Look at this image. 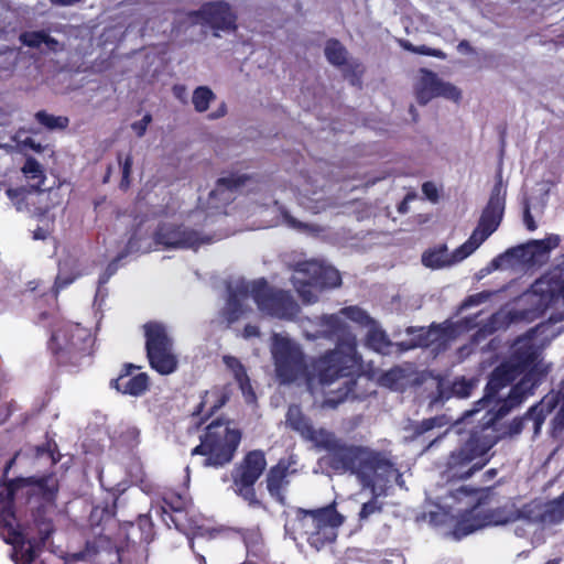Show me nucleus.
<instances>
[{"label": "nucleus", "instance_id": "nucleus-1", "mask_svg": "<svg viewBox=\"0 0 564 564\" xmlns=\"http://www.w3.org/2000/svg\"><path fill=\"white\" fill-rule=\"evenodd\" d=\"M564 330V315L551 314L546 322L531 328L518 338L511 347L508 361L500 365L491 373L485 395L476 403V408L466 411L464 419L487 409L480 432L473 433L464 447L463 458H476L487 454L496 444L495 435L498 420L519 406L528 395L533 393L539 383L536 373L530 370L516 386L505 389L523 371L531 368L538 360L541 348Z\"/></svg>", "mask_w": 564, "mask_h": 564}, {"label": "nucleus", "instance_id": "nucleus-2", "mask_svg": "<svg viewBox=\"0 0 564 564\" xmlns=\"http://www.w3.org/2000/svg\"><path fill=\"white\" fill-rule=\"evenodd\" d=\"M319 336L337 340L335 349L321 356L312 366V380L318 378L322 386H330L339 380L337 388L340 399L347 398L356 386L352 376L359 370L360 357L356 350V337L338 314L323 315L319 318Z\"/></svg>", "mask_w": 564, "mask_h": 564}, {"label": "nucleus", "instance_id": "nucleus-3", "mask_svg": "<svg viewBox=\"0 0 564 564\" xmlns=\"http://www.w3.org/2000/svg\"><path fill=\"white\" fill-rule=\"evenodd\" d=\"M227 292L221 316L228 324L243 316L250 299L262 313L280 319H293L300 312L299 304L289 292L270 288L263 280L247 282L236 279L228 283Z\"/></svg>", "mask_w": 564, "mask_h": 564}, {"label": "nucleus", "instance_id": "nucleus-4", "mask_svg": "<svg viewBox=\"0 0 564 564\" xmlns=\"http://www.w3.org/2000/svg\"><path fill=\"white\" fill-rule=\"evenodd\" d=\"M344 521L345 517L337 511L335 502L310 510L296 508L294 518L285 524V531L294 540L304 539L311 547L321 551L335 542Z\"/></svg>", "mask_w": 564, "mask_h": 564}, {"label": "nucleus", "instance_id": "nucleus-5", "mask_svg": "<svg viewBox=\"0 0 564 564\" xmlns=\"http://www.w3.org/2000/svg\"><path fill=\"white\" fill-rule=\"evenodd\" d=\"M271 355L278 380L282 384L306 381L312 384V376L300 345L280 334L272 336Z\"/></svg>", "mask_w": 564, "mask_h": 564}, {"label": "nucleus", "instance_id": "nucleus-6", "mask_svg": "<svg viewBox=\"0 0 564 564\" xmlns=\"http://www.w3.org/2000/svg\"><path fill=\"white\" fill-rule=\"evenodd\" d=\"M58 488V481L53 474L10 479L0 486V510L15 512V496L22 489H25L29 500L37 498L44 506H53Z\"/></svg>", "mask_w": 564, "mask_h": 564}, {"label": "nucleus", "instance_id": "nucleus-7", "mask_svg": "<svg viewBox=\"0 0 564 564\" xmlns=\"http://www.w3.org/2000/svg\"><path fill=\"white\" fill-rule=\"evenodd\" d=\"M521 301L530 308L521 312V317L534 319L549 308H564V279L558 270L536 280Z\"/></svg>", "mask_w": 564, "mask_h": 564}, {"label": "nucleus", "instance_id": "nucleus-8", "mask_svg": "<svg viewBox=\"0 0 564 564\" xmlns=\"http://www.w3.org/2000/svg\"><path fill=\"white\" fill-rule=\"evenodd\" d=\"M292 281L302 301L311 304L317 301V295L323 289L336 288L341 280L335 268L311 260L296 264Z\"/></svg>", "mask_w": 564, "mask_h": 564}, {"label": "nucleus", "instance_id": "nucleus-9", "mask_svg": "<svg viewBox=\"0 0 564 564\" xmlns=\"http://www.w3.org/2000/svg\"><path fill=\"white\" fill-rule=\"evenodd\" d=\"M463 496L470 497L471 500L469 502L470 506L456 517L453 532L457 539L486 528L485 507H490L494 498L489 489L469 488L466 486H460L452 494V497L456 500H460Z\"/></svg>", "mask_w": 564, "mask_h": 564}, {"label": "nucleus", "instance_id": "nucleus-10", "mask_svg": "<svg viewBox=\"0 0 564 564\" xmlns=\"http://www.w3.org/2000/svg\"><path fill=\"white\" fill-rule=\"evenodd\" d=\"M0 538L12 546L14 564H33L44 549L33 538L25 535L17 512L9 510H0Z\"/></svg>", "mask_w": 564, "mask_h": 564}, {"label": "nucleus", "instance_id": "nucleus-11", "mask_svg": "<svg viewBox=\"0 0 564 564\" xmlns=\"http://www.w3.org/2000/svg\"><path fill=\"white\" fill-rule=\"evenodd\" d=\"M145 348L151 367L161 375H170L177 368V358L173 351V341L165 326L159 323L144 325Z\"/></svg>", "mask_w": 564, "mask_h": 564}, {"label": "nucleus", "instance_id": "nucleus-12", "mask_svg": "<svg viewBox=\"0 0 564 564\" xmlns=\"http://www.w3.org/2000/svg\"><path fill=\"white\" fill-rule=\"evenodd\" d=\"M239 430L229 426L223 420L213 421L207 427L202 443L193 454L210 455L214 458H231L240 443Z\"/></svg>", "mask_w": 564, "mask_h": 564}, {"label": "nucleus", "instance_id": "nucleus-13", "mask_svg": "<svg viewBox=\"0 0 564 564\" xmlns=\"http://www.w3.org/2000/svg\"><path fill=\"white\" fill-rule=\"evenodd\" d=\"M267 468V460H239L230 470L224 474V482L231 481L234 492L242 498L250 507L261 505L257 497L254 485Z\"/></svg>", "mask_w": 564, "mask_h": 564}, {"label": "nucleus", "instance_id": "nucleus-14", "mask_svg": "<svg viewBox=\"0 0 564 564\" xmlns=\"http://www.w3.org/2000/svg\"><path fill=\"white\" fill-rule=\"evenodd\" d=\"M372 478V476H370ZM393 485L399 487L404 486L402 473L394 465L393 460L379 467V470L373 474V485H360L362 489L371 491V499L362 503L358 513L359 521H368L372 516L380 514L383 510V502L379 500L380 497L386 496L389 488Z\"/></svg>", "mask_w": 564, "mask_h": 564}, {"label": "nucleus", "instance_id": "nucleus-15", "mask_svg": "<svg viewBox=\"0 0 564 564\" xmlns=\"http://www.w3.org/2000/svg\"><path fill=\"white\" fill-rule=\"evenodd\" d=\"M505 210V195L501 184L498 183L491 191L490 198L484 208L477 227L468 240L463 243V249L474 252L482 242L489 238L499 227Z\"/></svg>", "mask_w": 564, "mask_h": 564}, {"label": "nucleus", "instance_id": "nucleus-16", "mask_svg": "<svg viewBox=\"0 0 564 564\" xmlns=\"http://www.w3.org/2000/svg\"><path fill=\"white\" fill-rule=\"evenodd\" d=\"M391 460H317L314 473H322L328 477L354 476L359 485H373V474Z\"/></svg>", "mask_w": 564, "mask_h": 564}, {"label": "nucleus", "instance_id": "nucleus-17", "mask_svg": "<svg viewBox=\"0 0 564 564\" xmlns=\"http://www.w3.org/2000/svg\"><path fill=\"white\" fill-rule=\"evenodd\" d=\"M413 93L421 106L427 105L437 97H443L454 102H458L462 99L459 88L448 82H444L436 73L426 68L419 69L413 83Z\"/></svg>", "mask_w": 564, "mask_h": 564}, {"label": "nucleus", "instance_id": "nucleus-18", "mask_svg": "<svg viewBox=\"0 0 564 564\" xmlns=\"http://www.w3.org/2000/svg\"><path fill=\"white\" fill-rule=\"evenodd\" d=\"M316 448L325 451L336 458H379L375 452L368 447L347 445L337 438L334 433L325 429H314L305 437Z\"/></svg>", "mask_w": 564, "mask_h": 564}, {"label": "nucleus", "instance_id": "nucleus-19", "mask_svg": "<svg viewBox=\"0 0 564 564\" xmlns=\"http://www.w3.org/2000/svg\"><path fill=\"white\" fill-rule=\"evenodd\" d=\"M73 557L90 564H122L121 550L102 532L86 540L84 547L74 553Z\"/></svg>", "mask_w": 564, "mask_h": 564}, {"label": "nucleus", "instance_id": "nucleus-20", "mask_svg": "<svg viewBox=\"0 0 564 564\" xmlns=\"http://www.w3.org/2000/svg\"><path fill=\"white\" fill-rule=\"evenodd\" d=\"M557 403L558 394H546L538 404L531 406L524 416L514 419L501 435L516 436L523 430H530L532 437L538 436L545 417L556 408Z\"/></svg>", "mask_w": 564, "mask_h": 564}, {"label": "nucleus", "instance_id": "nucleus-21", "mask_svg": "<svg viewBox=\"0 0 564 564\" xmlns=\"http://www.w3.org/2000/svg\"><path fill=\"white\" fill-rule=\"evenodd\" d=\"M155 242L164 248H197L198 246L209 241L208 238L199 232L188 229L185 226H176L173 224H163L155 231Z\"/></svg>", "mask_w": 564, "mask_h": 564}, {"label": "nucleus", "instance_id": "nucleus-22", "mask_svg": "<svg viewBox=\"0 0 564 564\" xmlns=\"http://www.w3.org/2000/svg\"><path fill=\"white\" fill-rule=\"evenodd\" d=\"M191 18L208 24L216 31H230L236 29V15L228 3L224 1L204 4L199 10L191 12Z\"/></svg>", "mask_w": 564, "mask_h": 564}, {"label": "nucleus", "instance_id": "nucleus-23", "mask_svg": "<svg viewBox=\"0 0 564 564\" xmlns=\"http://www.w3.org/2000/svg\"><path fill=\"white\" fill-rule=\"evenodd\" d=\"M52 339L57 349L74 350L78 354H88L94 341L89 330L78 324L72 326L69 330H57L53 334Z\"/></svg>", "mask_w": 564, "mask_h": 564}, {"label": "nucleus", "instance_id": "nucleus-24", "mask_svg": "<svg viewBox=\"0 0 564 564\" xmlns=\"http://www.w3.org/2000/svg\"><path fill=\"white\" fill-rule=\"evenodd\" d=\"M292 463L295 460H279L267 474L268 492L281 505L285 503V490L290 485V476L295 473V469H291Z\"/></svg>", "mask_w": 564, "mask_h": 564}, {"label": "nucleus", "instance_id": "nucleus-25", "mask_svg": "<svg viewBox=\"0 0 564 564\" xmlns=\"http://www.w3.org/2000/svg\"><path fill=\"white\" fill-rule=\"evenodd\" d=\"M550 511L549 501L544 502L535 498L521 507L517 506V521L541 527L554 525Z\"/></svg>", "mask_w": 564, "mask_h": 564}, {"label": "nucleus", "instance_id": "nucleus-26", "mask_svg": "<svg viewBox=\"0 0 564 564\" xmlns=\"http://www.w3.org/2000/svg\"><path fill=\"white\" fill-rule=\"evenodd\" d=\"M471 253L473 252L470 250L463 249V245L452 253H448L447 247L443 245L436 249L425 251L422 254V263L426 268L442 269L463 261Z\"/></svg>", "mask_w": 564, "mask_h": 564}, {"label": "nucleus", "instance_id": "nucleus-27", "mask_svg": "<svg viewBox=\"0 0 564 564\" xmlns=\"http://www.w3.org/2000/svg\"><path fill=\"white\" fill-rule=\"evenodd\" d=\"M31 516V529L36 533L32 538L40 545H43L45 547L48 540L55 533V524L52 517L48 513L47 506L40 503L34 510H32Z\"/></svg>", "mask_w": 564, "mask_h": 564}, {"label": "nucleus", "instance_id": "nucleus-28", "mask_svg": "<svg viewBox=\"0 0 564 564\" xmlns=\"http://www.w3.org/2000/svg\"><path fill=\"white\" fill-rule=\"evenodd\" d=\"M525 249L523 246H518L508 249L503 253L496 257L488 267V272L492 270H508L514 269L517 267L529 264L530 261L528 259Z\"/></svg>", "mask_w": 564, "mask_h": 564}, {"label": "nucleus", "instance_id": "nucleus-29", "mask_svg": "<svg viewBox=\"0 0 564 564\" xmlns=\"http://www.w3.org/2000/svg\"><path fill=\"white\" fill-rule=\"evenodd\" d=\"M245 182L243 177H223L217 181L215 189H213L209 194L208 204L212 207L219 208L220 206L217 204L219 199L223 204H227L234 199L232 193L237 191Z\"/></svg>", "mask_w": 564, "mask_h": 564}, {"label": "nucleus", "instance_id": "nucleus-30", "mask_svg": "<svg viewBox=\"0 0 564 564\" xmlns=\"http://www.w3.org/2000/svg\"><path fill=\"white\" fill-rule=\"evenodd\" d=\"M517 503L508 500L501 506L485 507L486 527L505 525L517 521Z\"/></svg>", "mask_w": 564, "mask_h": 564}, {"label": "nucleus", "instance_id": "nucleus-31", "mask_svg": "<svg viewBox=\"0 0 564 564\" xmlns=\"http://www.w3.org/2000/svg\"><path fill=\"white\" fill-rule=\"evenodd\" d=\"M300 195L303 198L301 203L314 213H319L333 205L330 199L324 197L323 191L314 186L311 181H305L300 189Z\"/></svg>", "mask_w": 564, "mask_h": 564}, {"label": "nucleus", "instance_id": "nucleus-32", "mask_svg": "<svg viewBox=\"0 0 564 564\" xmlns=\"http://www.w3.org/2000/svg\"><path fill=\"white\" fill-rule=\"evenodd\" d=\"M560 243V237L551 235L543 240H532L527 245H522L525 249L530 264L543 261L544 257Z\"/></svg>", "mask_w": 564, "mask_h": 564}, {"label": "nucleus", "instance_id": "nucleus-33", "mask_svg": "<svg viewBox=\"0 0 564 564\" xmlns=\"http://www.w3.org/2000/svg\"><path fill=\"white\" fill-rule=\"evenodd\" d=\"M224 362L227 366V368H229L231 370L236 381L238 382V384L241 389L242 394L246 398V401L248 403L253 402L254 393L252 391V388H251L249 378L247 376V372L245 370V367L241 365V362L237 358H235L232 356H225Z\"/></svg>", "mask_w": 564, "mask_h": 564}, {"label": "nucleus", "instance_id": "nucleus-34", "mask_svg": "<svg viewBox=\"0 0 564 564\" xmlns=\"http://www.w3.org/2000/svg\"><path fill=\"white\" fill-rule=\"evenodd\" d=\"M149 380L145 373H139L134 377H129L128 375L120 376L116 380V389L121 391L122 393L130 395H141L148 389Z\"/></svg>", "mask_w": 564, "mask_h": 564}, {"label": "nucleus", "instance_id": "nucleus-35", "mask_svg": "<svg viewBox=\"0 0 564 564\" xmlns=\"http://www.w3.org/2000/svg\"><path fill=\"white\" fill-rule=\"evenodd\" d=\"M124 468L131 484L139 486L148 494L154 489V482L145 473L142 460H129Z\"/></svg>", "mask_w": 564, "mask_h": 564}, {"label": "nucleus", "instance_id": "nucleus-36", "mask_svg": "<svg viewBox=\"0 0 564 564\" xmlns=\"http://www.w3.org/2000/svg\"><path fill=\"white\" fill-rule=\"evenodd\" d=\"M19 39L25 46L39 48L44 44L51 52H57L59 46L58 41L44 31L23 32Z\"/></svg>", "mask_w": 564, "mask_h": 564}, {"label": "nucleus", "instance_id": "nucleus-37", "mask_svg": "<svg viewBox=\"0 0 564 564\" xmlns=\"http://www.w3.org/2000/svg\"><path fill=\"white\" fill-rule=\"evenodd\" d=\"M286 424L303 438L310 435L313 425L311 421L302 413L297 405H290L286 413Z\"/></svg>", "mask_w": 564, "mask_h": 564}, {"label": "nucleus", "instance_id": "nucleus-38", "mask_svg": "<svg viewBox=\"0 0 564 564\" xmlns=\"http://www.w3.org/2000/svg\"><path fill=\"white\" fill-rule=\"evenodd\" d=\"M118 497H113L111 503L106 502L105 506H96L89 514V524L93 528L101 527L111 521L116 516Z\"/></svg>", "mask_w": 564, "mask_h": 564}, {"label": "nucleus", "instance_id": "nucleus-39", "mask_svg": "<svg viewBox=\"0 0 564 564\" xmlns=\"http://www.w3.org/2000/svg\"><path fill=\"white\" fill-rule=\"evenodd\" d=\"M473 460H454V464H449L448 473L449 478L467 479L475 471L480 470L489 460H480L477 464L470 465Z\"/></svg>", "mask_w": 564, "mask_h": 564}, {"label": "nucleus", "instance_id": "nucleus-40", "mask_svg": "<svg viewBox=\"0 0 564 564\" xmlns=\"http://www.w3.org/2000/svg\"><path fill=\"white\" fill-rule=\"evenodd\" d=\"M367 344L370 348L383 355L390 352L392 345L387 334L373 323L367 334Z\"/></svg>", "mask_w": 564, "mask_h": 564}, {"label": "nucleus", "instance_id": "nucleus-41", "mask_svg": "<svg viewBox=\"0 0 564 564\" xmlns=\"http://www.w3.org/2000/svg\"><path fill=\"white\" fill-rule=\"evenodd\" d=\"M35 119L47 130H64L68 127L69 119L65 116H54L44 110L35 113Z\"/></svg>", "mask_w": 564, "mask_h": 564}, {"label": "nucleus", "instance_id": "nucleus-42", "mask_svg": "<svg viewBox=\"0 0 564 564\" xmlns=\"http://www.w3.org/2000/svg\"><path fill=\"white\" fill-rule=\"evenodd\" d=\"M186 508V500L180 494H166L162 498L161 509L165 514H171L172 512H184ZM171 520L175 523V520L172 516H170Z\"/></svg>", "mask_w": 564, "mask_h": 564}, {"label": "nucleus", "instance_id": "nucleus-43", "mask_svg": "<svg viewBox=\"0 0 564 564\" xmlns=\"http://www.w3.org/2000/svg\"><path fill=\"white\" fill-rule=\"evenodd\" d=\"M216 95L207 86H199L193 91L192 102L197 112H205Z\"/></svg>", "mask_w": 564, "mask_h": 564}, {"label": "nucleus", "instance_id": "nucleus-44", "mask_svg": "<svg viewBox=\"0 0 564 564\" xmlns=\"http://www.w3.org/2000/svg\"><path fill=\"white\" fill-rule=\"evenodd\" d=\"M325 55L329 63L334 65H343L347 59L346 48L336 40L326 43Z\"/></svg>", "mask_w": 564, "mask_h": 564}, {"label": "nucleus", "instance_id": "nucleus-45", "mask_svg": "<svg viewBox=\"0 0 564 564\" xmlns=\"http://www.w3.org/2000/svg\"><path fill=\"white\" fill-rule=\"evenodd\" d=\"M225 403L224 398H218V395L214 392H206L202 402L198 405V409L194 414L200 415L206 414L209 415Z\"/></svg>", "mask_w": 564, "mask_h": 564}, {"label": "nucleus", "instance_id": "nucleus-46", "mask_svg": "<svg viewBox=\"0 0 564 564\" xmlns=\"http://www.w3.org/2000/svg\"><path fill=\"white\" fill-rule=\"evenodd\" d=\"M339 314L360 325L372 324V321L369 317V315L358 306L344 307L340 310Z\"/></svg>", "mask_w": 564, "mask_h": 564}, {"label": "nucleus", "instance_id": "nucleus-47", "mask_svg": "<svg viewBox=\"0 0 564 564\" xmlns=\"http://www.w3.org/2000/svg\"><path fill=\"white\" fill-rule=\"evenodd\" d=\"M549 506L554 525L561 523L564 520V491L557 498L549 500Z\"/></svg>", "mask_w": 564, "mask_h": 564}, {"label": "nucleus", "instance_id": "nucleus-48", "mask_svg": "<svg viewBox=\"0 0 564 564\" xmlns=\"http://www.w3.org/2000/svg\"><path fill=\"white\" fill-rule=\"evenodd\" d=\"M138 528L141 531V540L149 543L153 538V524L151 518L145 514H141L137 520Z\"/></svg>", "mask_w": 564, "mask_h": 564}, {"label": "nucleus", "instance_id": "nucleus-49", "mask_svg": "<svg viewBox=\"0 0 564 564\" xmlns=\"http://www.w3.org/2000/svg\"><path fill=\"white\" fill-rule=\"evenodd\" d=\"M22 172L30 178H41L43 176L41 164L33 158L26 159Z\"/></svg>", "mask_w": 564, "mask_h": 564}, {"label": "nucleus", "instance_id": "nucleus-50", "mask_svg": "<svg viewBox=\"0 0 564 564\" xmlns=\"http://www.w3.org/2000/svg\"><path fill=\"white\" fill-rule=\"evenodd\" d=\"M119 161H120V164L122 167V180H121L120 186L122 188H127L130 184L129 177H130V173H131V169H132V164H133L132 156L127 155L126 159L123 161H121V156L119 155Z\"/></svg>", "mask_w": 564, "mask_h": 564}, {"label": "nucleus", "instance_id": "nucleus-51", "mask_svg": "<svg viewBox=\"0 0 564 564\" xmlns=\"http://www.w3.org/2000/svg\"><path fill=\"white\" fill-rule=\"evenodd\" d=\"M491 296L490 292H480L477 294H473L468 296L462 304V308H467L471 306H477L484 302H486Z\"/></svg>", "mask_w": 564, "mask_h": 564}, {"label": "nucleus", "instance_id": "nucleus-52", "mask_svg": "<svg viewBox=\"0 0 564 564\" xmlns=\"http://www.w3.org/2000/svg\"><path fill=\"white\" fill-rule=\"evenodd\" d=\"M442 417H431L421 422V424L416 427V434L421 435L427 431H431L435 426L443 425Z\"/></svg>", "mask_w": 564, "mask_h": 564}, {"label": "nucleus", "instance_id": "nucleus-53", "mask_svg": "<svg viewBox=\"0 0 564 564\" xmlns=\"http://www.w3.org/2000/svg\"><path fill=\"white\" fill-rule=\"evenodd\" d=\"M151 120L152 117L148 113L141 120L133 122L131 128L137 132L138 137H143Z\"/></svg>", "mask_w": 564, "mask_h": 564}, {"label": "nucleus", "instance_id": "nucleus-54", "mask_svg": "<svg viewBox=\"0 0 564 564\" xmlns=\"http://www.w3.org/2000/svg\"><path fill=\"white\" fill-rule=\"evenodd\" d=\"M471 388H473V383L466 382L465 380L456 381L453 387L454 392L462 398L468 397Z\"/></svg>", "mask_w": 564, "mask_h": 564}, {"label": "nucleus", "instance_id": "nucleus-55", "mask_svg": "<svg viewBox=\"0 0 564 564\" xmlns=\"http://www.w3.org/2000/svg\"><path fill=\"white\" fill-rule=\"evenodd\" d=\"M415 53L421 54V55L433 56V57H437V58H442V59H444L446 57V54L443 51L436 50V48H431L425 45L416 46Z\"/></svg>", "mask_w": 564, "mask_h": 564}, {"label": "nucleus", "instance_id": "nucleus-56", "mask_svg": "<svg viewBox=\"0 0 564 564\" xmlns=\"http://www.w3.org/2000/svg\"><path fill=\"white\" fill-rule=\"evenodd\" d=\"M422 192L430 200H432V202L437 200V197H438L437 188L432 182H425L422 185Z\"/></svg>", "mask_w": 564, "mask_h": 564}, {"label": "nucleus", "instance_id": "nucleus-57", "mask_svg": "<svg viewBox=\"0 0 564 564\" xmlns=\"http://www.w3.org/2000/svg\"><path fill=\"white\" fill-rule=\"evenodd\" d=\"M56 445L47 443L46 446H37L36 447V456L37 457H46V458H54Z\"/></svg>", "mask_w": 564, "mask_h": 564}, {"label": "nucleus", "instance_id": "nucleus-58", "mask_svg": "<svg viewBox=\"0 0 564 564\" xmlns=\"http://www.w3.org/2000/svg\"><path fill=\"white\" fill-rule=\"evenodd\" d=\"M62 271H63V269L61 268L59 269V274L56 276L55 286H54L55 294H57L58 291L61 289H63L64 286L70 284L74 281V279H75V276L63 278Z\"/></svg>", "mask_w": 564, "mask_h": 564}, {"label": "nucleus", "instance_id": "nucleus-59", "mask_svg": "<svg viewBox=\"0 0 564 564\" xmlns=\"http://www.w3.org/2000/svg\"><path fill=\"white\" fill-rule=\"evenodd\" d=\"M126 253H120L107 268L104 276L100 278V283H105L110 275H112L117 270V262L121 260Z\"/></svg>", "mask_w": 564, "mask_h": 564}, {"label": "nucleus", "instance_id": "nucleus-60", "mask_svg": "<svg viewBox=\"0 0 564 564\" xmlns=\"http://www.w3.org/2000/svg\"><path fill=\"white\" fill-rule=\"evenodd\" d=\"M11 415L10 403L7 401H0V424L4 423Z\"/></svg>", "mask_w": 564, "mask_h": 564}, {"label": "nucleus", "instance_id": "nucleus-61", "mask_svg": "<svg viewBox=\"0 0 564 564\" xmlns=\"http://www.w3.org/2000/svg\"><path fill=\"white\" fill-rule=\"evenodd\" d=\"M523 221L529 230L532 231L536 229V225L533 220V217L531 216L529 206H525L524 208Z\"/></svg>", "mask_w": 564, "mask_h": 564}, {"label": "nucleus", "instance_id": "nucleus-62", "mask_svg": "<svg viewBox=\"0 0 564 564\" xmlns=\"http://www.w3.org/2000/svg\"><path fill=\"white\" fill-rule=\"evenodd\" d=\"M259 336V328L254 325H247L243 329V337L251 338Z\"/></svg>", "mask_w": 564, "mask_h": 564}, {"label": "nucleus", "instance_id": "nucleus-63", "mask_svg": "<svg viewBox=\"0 0 564 564\" xmlns=\"http://www.w3.org/2000/svg\"><path fill=\"white\" fill-rule=\"evenodd\" d=\"M226 113H227V106L225 102H223L216 111L212 112L208 116V118L209 119H218V118L224 117Z\"/></svg>", "mask_w": 564, "mask_h": 564}, {"label": "nucleus", "instance_id": "nucleus-64", "mask_svg": "<svg viewBox=\"0 0 564 564\" xmlns=\"http://www.w3.org/2000/svg\"><path fill=\"white\" fill-rule=\"evenodd\" d=\"M231 460H204L205 467H213V468H223L225 464L230 463Z\"/></svg>", "mask_w": 564, "mask_h": 564}]
</instances>
